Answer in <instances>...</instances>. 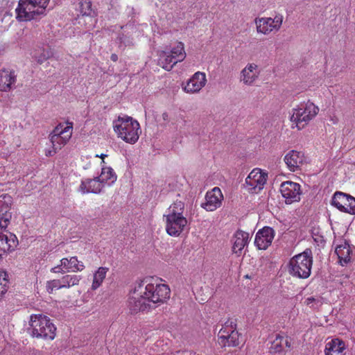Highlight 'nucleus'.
Segmentation results:
<instances>
[{"label": "nucleus", "instance_id": "f257e3e1", "mask_svg": "<svg viewBox=\"0 0 355 355\" xmlns=\"http://www.w3.org/2000/svg\"><path fill=\"white\" fill-rule=\"evenodd\" d=\"M162 281V279L153 277H145L137 282L136 291L143 293V296L148 302L160 306L166 303L171 296L170 287L166 284L161 283Z\"/></svg>", "mask_w": 355, "mask_h": 355}, {"label": "nucleus", "instance_id": "f03ea898", "mask_svg": "<svg viewBox=\"0 0 355 355\" xmlns=\"http://www.w3.org/2000/svg\"><path fill=\"white\" fill-rule=\"evenodd\" d=\"M113 128L119 138L130 144L138 141L141 132L139 122L128 116H119L114 120Z\"/></svg>", "mask_w": 355, "mask_h": 355}, {"label": "nucleus", "instance_id": "7ed1b4c3", "mask_svg": "<svg viewBox=\"0 0 355 355\" xmlns=\"http://www.w3.org/2000/svg\"><path fill=\"white\" fill-rule=\"evenodd\" d=\"M319 112V108L313 103L307 101L292 109L290 116L292 129L301 130L313 120Z\"/></svg>", "mask_w": 355, "mask_h": 355}, {"label": "nucleus", "instance_id": "20e7f679", "mask_svg": "<svg viewBox=\"0 0 355 355\" xmlns=\"http://www.w3.org/2000/svg\"><path fill=\"white\" fill-rule=\"evenodd\" d=\"M50 0H19L15 9L16 19L28 21L36 16L44 15Z\"/></svg>", "mask_w": 355, "mask_h": 355}, {"label": "nucleus", "instance_id": "39448f33", "mask_svg": "<svg viewBox=\"0 0 355 355\" xmlns=\"http://www.w3.org/2000/svg\"><path fill=\"white\" fill-rule=\"evenodd\" d=\"M30 330L33 337L45 340H53L56 327L51 320L42 314H33L30 317Z\"/></svg>", "mask_w": 355, "mask_h": 355}, {"label": "nucleus", "instance_id": "423d86ee", "mask_svg": "<svg viewBox=\"0 0 355 355\" xmlns=\"http://www.w3.org/2000/svg\"><path fill=\"white\" fill-rule=\"evenodd\" d=\"M313 257L310 250H305L291 259L288 264L289 273L295 277L306 279L311 275Z\"/></svg>", "mask_w": 355, "mask_h": 355}, {"label": "nucleus", "instance_id": "0eeeda50", "mask_svg": "<svg viewBox=\"0 0 355 355\" xmlns=\"http://www.w3.org/2000/svg\"><path fill=\"white\" fill-rule=\"evenodd\" d=\"M186 58L184 45L178 42L170 51H162L159 53L158 64L166 71H171L173 67Z\"/></svg>", "mask_w": 355, "mask_h": 355}, {"label": "nucleus", "instance_id": "6e6552de", "mask_svg": "<svg viewBox=\"0 0 355 355\" xmlns=\"http://www.w3.org/2000/svg\"><path fill=\"white\" fill-rule=\"evenodd\" d=\"M73 123L66 121L58 123L49 134L52 148L62 149L70 140L73 134Z\"/></svg>", "mask_w": 355, "mask_h": 355}, {"label": "nucleus", "instance_id": "1a4fd4ad", "mask_svg": "<svg viewBox=\"0 0 355 355\" xmlns=\"http://www.w3.org/2000/svg\"><path fill=\"white\" fill-rule=\"evenodd\" d=\"M284 17L281 14H276L273 17H257L254 19L257 32L264 35L278 32L283 23Z\"/></svg>", "mask_w": 355, "mask_h": 355}, {"label": "nucleus", "instance_id": "9d476101", "mask_svg": "<svg viewBox=\"0 0 355 355\" xmlns=\"http://www.w3.org/2000/svg\"><path fill=\"white\" fill-rule=\"evenodd\" d=\"M268 179V173L256 168L245 178L243 184L245 190L250 193H259L264 187Z\"/></svg>", "mask_w": 355, "mask_h": 355}, {"label": "nucleus", "instance_id": "9b49d317", "mask_svg": "<svg viewBox=\"0 0 355 355\" xmlns=\"http://www.w3.org/2000/svg\"><path fill=\"white\" fill-rule=\"evenodd\" d=\"M85 268L83 261H79L76 256L62 258L60 264L52 268L51 272L53 273H66L81 272Z\"/></svg>", "mask_w": 355, "mask_h": 355}, {"label": "nucleus", "instance_id": "f8f14e48", "mask_svg": "<svg viewBox=\"0 0 355 355\" xmlns=\"http://www.w3.org/2000/svg\"><path fill=\"white\" fill-rule=\"evenodd\" d=\"M332 205L339 210L355 214V198L342 192H336L332 198Z\"/></svg>", "mask_w": 355, "mask_h": 355}, {"label": "nucleus", "instance_id": "ddd939ff", "mask_svg": "<svg viewBox=\"0 0 355 355\" xmlns=\"http://www.w3.org/2000/svg\"><path fill=\"white\" fill-rule=\"evenodd\" d=\"M280 192L286 204H292L300 200L301 186L298 183L286 181L281 184Z\"/></svg>", "mask_w": 355, "mask_h": 355}, {"label": "nucleus", "instance_id": "4468645a", "mask_svg": "<svg viewBox=\"0 0 355 355\" xmlns=\"http://www.w3.org/2000/svg\"><path fill=\"white\" fill-rule=\"evenodd\" d=\"M143 295V293L137 292L135 286L128 301V308L131 314H137L150 309L149 302Z\"/></svg>", "mask_w": 355, "mask_h": 355}, {"label": "nucleus", "instance_id": "2eb2a0df", "mask_svg": "<svg viewBox=\"0 0 355 355\" xmlns=\"http://www.w3.org/2000/svg\"><path fill=\"white\" fill-rule=\"evenodd\" d=\"M166 220V231L171 236H178L184 231L187 225V219L184 216H164Z\"/></svg>", "mask_w": 355, "mask_h": 355}, {"label": "nucleus", "instance_id": "dca6fc26", "mask_svg": "<svg viewBox=\"0 0 355 355\" xmlns=\"http://www.w3.org/2000/svg\"><path fill=\"white\" fill-rule=\"evenodd\" d=\"M206 83L205 73L197 71L187 80V84L183 87V90L189 94L198 93Z\"/></svg>", "mask_w": 355, "mask_h": 355}, {"label": "nucleus", "instance_id": "f3484780", "mask_svg": "<svg viewBox=\"0 0 355 355\" xmlns=\"http://www.w3.org/2000/svg\"><path fill=\"white\" fill-rule=\"evenodd\" d=\"M274 237V230L270 227H264L256 234L254 244L259 250H266L271 245Z\"/></svg>", "mask_w": 355, "mask_h": 355}, {"label": "nucleus", "instance_id": "a211bd4d", "mask_svg": "<svg viewBox=\"0 0 355 355\" xmlns=\"http://www.w3.org/2000/svg\"><path fill=\"white\" fill-rule=\"evenodd\" d=\"M223 198V196L220 189L218 187H214L207 193L206 201L202 205V207L208 211H213L220 206Z\"/></svg>", "mask_w": 355, "mask_h": 355}, {"label": "nucleus", "instance_id": "6ab92c4d", "mask_svg": "<svg viewBox=\"0 0 355 355\" xmlns=\"http://www.w3.org/2000/svg\"><path fill=\"white\" fill-rule=\"evenodd\" d=\"M284 160L288 168L291 171L295 172L301 169L304 162L305 157L302 152L292 150L286 153Z\"/></svg>", "mask_w": 355, "mask_h": 355}, {"label": "nucleus", "instance_id": "aec40b11", "mask_svg": "<svg viewBox=\"0 0 355 355\" xmlns=\"http://www.w3.org/2000/svg\"><path fill=\"white\" fill-rule=\"evenodd\" d=\"M17 82L15 71L3 68L0 69V92H10Z\"/></svg>", "mask_w": 355, "mask_h": 355}, {"label": "nucleus", "instance_id": "412c9836", "mask_svg": "<svg viewBox=\"0 0 355 355\" xmlns=\"http://www.w3.org/2000/svg\"><path fill=\"white\" fill-rule=\"evenodd\" d=\"M18 245L17 236L9 232L7 234H0V259L3 254L8 253L15 250Z\"/></svg>", "mask_w": 355, "mask_h": 355}, {"label": "nucleus", "instance_id": "4be33fe9", "mask_svg": "<svg viewBox=\"0 0 355 355\" xmlns=\"http://www.w3.org/2000/svg\"><path fill=\"white\" fill-rule=\"evenodd\" d=\"M259 76L258 66L250 63L241 72V81L246 85H252Z\"/></svg>", "mask_w": 355, "mask_h": 355}, {"label": "nucleus", "instance_id": "5701e85b", "mask_svg": "<svg viewBox=\"0 0 355 355\" xmlns=\"http://www.w3.org/2000/svg\"><path fill=\"white\" fill-rule=\"evenodd\" d=\"M103 187L104 184H102L97 177L94 179H86L85 180H83L79 187V190L83 194L89 193H99Z\"/></svg>", "mask_w": 355, "mask_h": 355}, {"label": "nucleus", "instance_id": "b1692460", "mask_svg": "<svg viewBox=\"0 0 355 355\" xmlns=\"http://www.w3.org/2000/svg\"><path fill=\"white\" fill-rule=\"evenodd\" d=\"M249 240V234L238 230L233 236L232 251L235 254H241L243 249L248 244Z\"/></svg>", "mask_w": 355, "mask_h": 355}, {"label": "nucleus", "instance_id": "393cba45", "mask_svg": "<svg viewBox=\"0 0 355 355\" xmlns=\"http://www.w3.org/2000/svg\"><path fill=\"white\" fill-rule=\"evenodd\" d=\"M291 340L288 336L277 334L275 340L271 343L270 350L275 353H281L290 349Z\"/></svg>", "mask_w": 355, "mask_h": 355}, {"label": "nucleus", "instance_id": "a878e982", "mask_svg": "<svg viewBox=\"0 0 355 355\" xmlns=\"http://www.w3.org/2000/svg\"><path fill=\"white\" fill-rule=\"evenodd\" d=\"M345 344L338 339L335 338L327 343L325 345V355H345Z\"/></svg>", "mask_w": 355, "mask_h": 355}, {"label": "nucleus", "instance_id": "bb28decb", "mask_svg": "<svg viewBox=\"0 0 355 355\" xmlns=\"http://www.w3.org/2000/svg\"><path fill=\"white\" fill-rule=\"evenodd\" d=\"M335 252L340 265L345 266L351 261L352 250L349 245L345 241L336 246Z\"/></svg>", "mask_w": 355, "mask_h": 355}, {"label": "nucleus", "instance_id": "cd10ccee", "mask_svg": "<svg viewBox=\"0 0 355 355\" xmlns=\"http://www.w3.org/2000/svg\"><path fill=\"white\" fill-rule=\"evenodd\" d=\"M98 178L103 184L104 183L111 184L116 181L117 175L111 167L103 166L101 175Z\"/></svg>", "mask_w": 355, "mask_h": 355}, {"label": "nucleus", "instance_id": "c85d7f7f", "mask_svg": "<svg viewBox=\"0 0 355 355\" xmlns=\"http://www.w3.org/2000/svg\"><path fill=\"white\" fill-rule=\"evenodd\" d=\"M108 270L109 268L107 267H99L94 272L91 286L92 291L96 290L102 285Z\"/></svg>", "mask_w": 355, "mask_h": 355}, {"label": "nucleus", "instance_id": "c756f323", "mask_svg": "<svg viewBox=\"0 0 355 355\" xmlns=\"http://www.w3.org/2000/svg\"><path fill=\"white\" fill-rule=\"evenodd\" d=\"M236 329V320L228 319L224 324L222 326V328L220 329L218 332V340H224L227 335L231 334Z\"/></svg>", "mask_w": 355, "mask_h": 355}, {"label": "nucleus", "instance_id": "7c9ffc66", "mask_svg": "<svg viewBox=\"0 0 355 355\" xmlns=\"http://www.w3.org/2000/svg\"><path fill=\"white\" fill-rule=\"evenodd\" d=\"M76 10L82 16H92L95 13L91 0H80Z\"/></svg>", "mask_w": 355, "mask_h": 355}, {"label": "nucleus", "instance_id": "2f4dec72", "mask_svg": "<svg viewBox=\"0 0 355 355\" xmlns=\"http://www.w3.org/2000/svg\"><path fill=\"white\" fill-rule=\"evenodd\" d=\"M240 334L236 329L227 335L224 340H218V343L223 347H236L240 344Z\"/></svg>", "mask_w": 355, "mask_h": 355}, {"label": "nucleus", "instance_id": "473e14b6", "mask_svg": "<svg viewBox=\"0 0 355 355\" xmlns=\"http://www.w3.org/2000/svg\"><path fill=\"white\" fill-rule=\"evenodd\" d=\"M184 204L182 201H175L168 209L167 213L164 216H184Z\"/></svg>", "mask_w": 355, "mask_h": 355}, {"label": "nucleus", "instance_id": "72a5a7b5", "mask_svg": "<svg viewBox=\"0 0 355 355\" xmlns=\"http://www.w3.org/2000/svg\"><path fill=\"white\" fill-rule=\"evenodd\" d=\"M81 279L80 275H65L61 278L63 288H68L79 284Z\"/></svg>", "mask_w": 355, "mask_h": 355}, {"label": "nucleus", "instance_id": "f704fd0d", "mask_svg": "<svg viewBox=\"0 0 355 355\" xmlns=\"http://www.w3.org/2000/svg\"><path fill=\"white\" fill-rule=\"evenodd\" d=\"M8 288V275L6 271L0 270V299L6 293Z\"/></svg>", "mask_w": 355, "mask_h": 355}, {"label": "nucleus", "instance_id": "c9c22d12", "mask_svg": "<svg viewBox=\"0 0 355 355\" xmlns=\"http://www.w3.org/2000/svg\"><path fill=\"white\" fill-rule=\"evenodd\" d=\"M12 204V198L9 194L0 196V214L5 211H10Z\"/></svg>", "mask_w": 355, "mask_h": 355}, {"label": "nucleus", "instance_id": "e433bc0d", "mask_svg": "<svg viewBox=\"0 0 355 355\" xmlns=\"http://www.w3.org/2000/svg\"><path fill=\"white\" fill-rule=\"evenodd\" d=\"M12 218L10 211H5L0 214V230H5L10 224Z\"/></svg>", "mask_w": 355, "mask_h": 355}, {"label": "nucleus", "instance_id": "4c0bfd02", "mask_svg": "<svg viewBox=\"0 0 355 355\" xmlns=\"http://www.w3.org/2000/svg\"><path fill=\"white\" fill-rule=\"evenodd\" d=\"M63 288L62 283H61V279H53L48 281L46 283V290L49 293H53L54 290H58Z\"/></svg>", "mask_w": 355, "mask_h": 355}, {"label": "nucleus", "instance_id": "58836bf2", "mask_svg": "<svg viewBox=\"0 0 355 355\" xmlns=\"http://www.w3.org/2000/svg\"><path fill=\"white\" fill-rule=\"evenodd\" d=\"M304 304L310 307L317 308L320 304V301L313 297H307Z\"/></svg>", "mask_w": 355, "mask_h": 355}, {"label": "nucleus", "instance_id": "ea45409f", "mask_svg": "<svg viewBox=\"0 0 355 355\" xmlns=\"http://www.w3.org/2000/svg\"><path fill=\"white\" fill-rule=\"evenodd\" d=\"M59 150L60 149H55L53 148L52 150H49L46 151L45 154L46 156L51 157V156L54 155L57 153V151Z\"/></svg>", "mask_w": 355, "mask_h": 355}, {"label": "nucleus", "instance_id": "a19ab883", "mask_svg": "<svg viewBox=\"0 0 355 355\" xmlns=\"http://www.w3.org/2000/svg\"><path fill=\"white\" fill-rule=\"evenodd\" d=\"M110 59L113 62H116L118 60V55L115 53H112L110 56Z\"/></svg>", "mask_w": 355, "mask_h": 355}, {"label": "nucleus", "instance_id": "79ce46f5", "mask_svg": "<svg viewBox=\"0 0 355 355\" xmlns=\"http://www.w3.org/2000/svg\"><path fill=\"white\" fill-rule=\"evenodd\" d=\"M168 114L166 112H164L162 114V118L164 121L167 120L168 119Z\"/></svg>", "mask_w": 355, "mask_h": 355}, {"label": "nucleus", "instance_id": "37998d69", "mask_svg": "<svg viewBox=\"0 0 355 355\" xmlns=\"http://www.w3.org/2000/svg\"><path fill=\"white\" fill-rule=\"evenodd\" d=\"M99 157L102 159V163L104 164L105 163L104 159H105V157H107V155L101 154Z\"/></svg>", "mask_w": 355, "mask_h": 355}]
</instances>
